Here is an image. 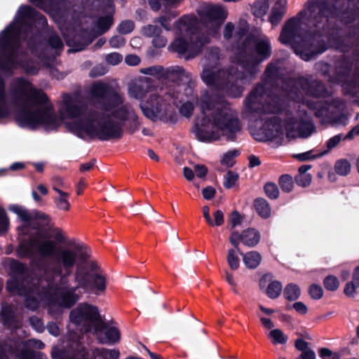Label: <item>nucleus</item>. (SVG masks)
Segmentation results:
<instances>
[{"mask_svg":"<svg viewBox=\"0 0 359 359\" xmlns=\"http://www.w3.org/2000/svg\"><path fill=\"white\" fill-rule=\"evenodd\" d=\"M10 96L12 102L21 108L16 119L22 127L35 128L43 126L53 130L62 121L69 131L79 137L101 140L120 138L123 125L130 134L140 127L138 116L130 105L123 103L118 94L111 97L102 111L88 115L85 114V107L77 96L65 95L59 109L60 118L52 108L43 109L41 106L46 102V95L25 80L20 79L12 84Z\"/></svg>","mask_w":359,"mask_h":359,"instance_id":"1","label":"nucleus"},{"mask_svg":"<svg viewBox=\"0 0 359 359\" xmlns=\"http://www.w3.org/2000/svg\"><path fill=\"white\" fill-rule=\"evenodd\" d=\"M83 249L81 245L76 247V250L56 248L53 241L30 238L20 242L16 248V255L20 259H33L37 254L39 268L63 280L72 273L74 267L79 266L78 261L86 262L90 258V253Z\"/></svg>","mask_w":359,"mask_h":359,"instance_id":"2","label":"nucleus"},{"mask_svg":"<svg viewBox=\"0 0 359 359\" xmlns=\"http://www.w3.org/2000/svg\"><path fill=\"white\" fill-rule=\"evenodd\" d=\"M201 115L197 118L195 134L202 142H214L225 138L236 140L241 131L236 113L212 94H204L200 101Z\"/></svg>","mask_w":359,"mask_h":359,"instance_id":"3","label":"nucleus"},{"mask_svg":"<svg viewBox=\"0 0 359 359\" xmlns=\"http://www.w3.org/2000/svg\"><path fill=\"white\" fill-rule=\"evenodd\" d=\"M314 1L309 0L299 16L287 21L279 36L283 44H292L295 53L305 60H311L314 48Z\"/></svg>","mask_w":359,"mask_h":359,"instance_id":"4","label":"nucleus"},{"mask_svg":"<svg viewBox=\"0 0 359 359\" xmlns=\"http://www.w3.org/2000/svg\"><path fill=\"white\" fill-rule=\"evenodd\" d=\"M98 266L96 262L77 266L74 272V281L79 284L81 289L86 292L96 295L104 293L107 287L106 278L97 273Z\"/></svg>","mask_w":359,"mask_h":359,"instance_id":"5","label":"nucleus"},{"mask_svg":"<svg viewBox=\"0 0 359 359\" xmlns=\"http://www.w3.org/2000/svg\"><path fill=\"white\" fill-rule=\"evenodd\" d=\"M69 319L77 325L88 323L94 327L96 332H101L106 328V323L102 320L97 307L87 303L80 304L76 309H72Z\"/></svg>","mask_w":359,"mask_h":359,"instance_id":"6","label":"nucleus"},{"mask_svg":"<svg viewBox=\"0 0 359 359\" xmlns=\"http://www.w3.org/2000/svg\"><path fill=\"white\" fill-rule=\"evenodd\" d=\"M144 115L152 121H168L173 116L172 107L155 94H151L149 98L140 104Z\"/></svg>","mask_w":359,"mask_h":359,"instance_id":"7","label":"nucleus"},{"mask_svg":"<svg viewBox=\"0 0 359 359\" xmlns=\"http://www.w3.org/2000/svg\"><path fill=\"white\" fill-rule=\"evenodd\" d=\"M331 98L323 97V100L316 102V116L321 117L323 122L330 123L334 126L346 125L348 121L347 116L341 113L335 112V106L329 104Z\"/></svg>","mask_w":359,"mask_h":359,"instance_id":"8","label":"nucleus"},{"mask_svg":"<svg viewBox=\"0 0 359 359\" xmlns=\"http://www.w3.org/2000/svg\"><path fill=\"white\" fill-rule=\"evenodd\" d=\"M268 0H257L252 8L253 13L256 17H263L269 8ZM275 2L272 8L271 13L269 17V21L273 25H277L282 19L285 13L287 1L286 0H272Z\"/></svg>","mask_w":359,"mask_h":359,"instance_id":"9","label":"nucleus"},{"mask_svg":"<svg viewBox=\"0 0 359 359\" xmlns=\"http://www.w3.org/2000/svg\"><path fill=\"white\" fill-rule=\"evenodd\" d=\"M286 132L289 138L307 137L313 132L311 122L307 117L290 122L286 125Z\"/></svg>","mask_w":359,"mask_h":359,"instance_id":"10","label":"nucleus"},{"mask_svg":"<svg viewBox=\"0 0 359 359\" xmlns=\"http://www.w3.org/2000/svg\"><path fill=\"white\" fill-rule=\"evenodd\" d=\"M79 289H81L79 283L74 287H64L60 293L59 304L66 309L73 307L81 297L79 294H76V291Z\"/></svg>","mask_w":359,"mask_h":359,"instance_id":"11","label":"nucleus"},{"mask_svg":"<svg viewBox=\"0 0 359 359\" xmlns=\"http://www.w3.org/2000/svg\"><path fill=\"white\" fill-rule=\"evenodd\" d=\"M225 12L220 6H212L208 12L205 19L206 27L210 28L213 33H216L221 22L225 18Z\"/></svg>","mask_w":359,"mask_h":359,"instance_id":"12","label":"nucleus"},{"mask_svg":"<svg viewBox=\"0 0 359 359\" xmlns=\"http://www.w3.org/2000/svg\"><path fill=\"white\" fill-rule=\"evenodd\" d=\"M282 133L281 126L276 118L267 120L261 128V135L257 137L259 140H272L278 137Z\"/></svg>","mask_w":359,"mask_h":359,"instance_id":"13","label":"nucleus"},{"mask_svg":"<svg viewBox=\"0 0 359 359\" xmlns=\"http://www.w3.org/2000/svg\"><path fill=\"white\" fill-rule=\"evenodd\" d=\"M6 289L8 292L19 296H25L29 292V287L25 284V278L13 276L6 280Z\"/></svg>","mask_w":359,"mask_h":359,"instance_id":"14","label":"nucleus"},{"mask_svg":"<svg viewBox=\"0 0 359 359\" xmlns=\"http://www.w3.org/2000/svg\"><path fill=\"white\" fill-rule=\"evenodd\" d=\"M32 220V228L36 230V236H29L27 238H22L20 240L19 243L23 240L28 239L30 238H36L39 240H41V238H45L46 236L41 233V231L43 227L48 226L49 224V217L48 215L41 212H36L34 213ZM20 244H18L19 245Z\"/></svg>","mask_w":359,"mask_h":359,"instance_id":"15","label":"nucleus"},{"mask_svg":"<svg viewBox=\"0 0 359 359\" xmlns=\"http://www.w3.org/2000/svg\"><path fill=\"white\" fill-rule=\"evenodd\" d=\"M150 81L148 78L144 77L134 81L130 83L128 93L130 97L135 99H142L149 91Z\"/></svg>","mask_w":359,"mask_h":359,"instance_id":"16","label":"nucleus"},{"mask_svg":"<svg viewBox=\"0 0 359 359\" xmlns=\"http://www.w3.org/2000/svg\"><path fill=\"white\" fill-rule=\"evenodd\" d=\"M227 76L224 71H219L218 68H205L202 73V79L208 86L219 85Z\"/></svg>","mask_w":359,"mask_h":359,"instance_id":"17","label":"nucleus"},{"mask_svg":"<svg viewBox=\"0 0 359 359\" xmlns=\"http://www.w3.org/2000/svg\"><path fill=\"white\" fill-rule=\"evenodd\" d=\"M100 343L113 345L118 343L121 339V333L117 327H107L101 332H97Z\"/></svg>","mask_w":359,"mask_h":359,"instance_id":"18","label":"nucleus"},{"mask_svg":"<svg viewBox=\"0 0 359 359\" xmlns=\"http://www.w3.org/2000/svg\"><path fill=\"white\" fill-rule=\"evenodd\" d=\"M312 165H303L298 169V174L295 176L297 184L302 187L310 185L313 180Z\"/></svg>","mask_w":359,"mask_h":359,"instance_id":"19","label":"nucleus"},{"mask_svg":"<svg viewBox=\"0 0 359 359\" xmlns=\"http://www.w3.org/2000/svg\"><path fill=\"white\" fill-rule=\"evenodd\" d=\"M260 233L254 228H248L242 231L241 243L249 247H255L260 241Z\"/></svg>","mask_w":359,"mask_h":359,"instance_id":"20","label":"nucleus"},{"mask_svg":"<svg viewBox=\"0 0 359 359\" xmlns=\"http://www.w3.org/2000/svg\"><path fill=\"white\" fill-rule=\"evenodd\" d=\"M255 50L261 60L267 58L271 55V47L269 39L261 36L255 42Z\"/></svg>","mask_w":359,"mask_h":359,"instance_id":"21","label":"nucleus"},{"mask_svg":"<svg viewBox=\"0 0 359 359\" xmlns=\"http://www.w3.org/2000/svg\"><path fill=\"white\" fill-rule=\"evenodd\" d=\"M243 256V260L245 266L249 269H256L262 262V255L257 251H250L246 253L239 252Z\"/></svg>","mask_w":359,"mask_h":359,"instance_id":"22","label":"nucleus"},{"mask_svg":"<svg viewBox=\"0 0 359 359\" xmlns=\"http://www.w3.org/2000/svg\"><path fill=\"white\" fill-rule=\"evenodd\" d=\"M8 267L10 276L20 277L28 271V268L25 264L13 258H8Z\"/></svg>","mask_w":359,"mask_h":359,"instance_id":"23","label":"nucleus"},{"mask_svg":"<svg viewBox=\"0 0 359 359\" xmlns=\"http://www.w3.org/2000/svg\"><path fill=\"white\" fill-rule=\"evenodd\" d=\"M0 316L3 325L6 327H11L15 322V311L13 306L8 303L1 304Z\"/></svg>","mask_w":359,"mask_h":359,"instance_id":"24","label":"nucleus"},{"mask_svg":"<svg viewBox=\"0 0 359 359\" xmlns=\"http://www.w3.org/2000/svg\"><path fill=\"white\" fill-rule=\"evenodd\" d=\"M18 34V29L15 27V25L11 24L0 34V48L7 47Z\"/></svg>","mask_w":359,"mask_h":359,"instance_id":"25","label":"nucleus"},{"mask_svg":"<svg viewBox=\"0 0 359 359\" xmlns=\"http://www.w3.org/2000/svg\"><path fill=\"white\" fill-rule=\"evenodd\" d=\"M170 49L180 54L191 53L192 44H189L184 39L177 36L175 41L170 45Z\"/></svg>","mask_w":359,"mask_h":359,"instance_id":"26","label":"nucleus"},{"mask_svg":"<svg viewBox=\"0 0 359 359\" xmlns=\"http://www.w3.org/2000/svg\"><path fill=\"white\" fill-rule=\"evenodd\" d=\"M110 88L107 84L95 83L90 88V95L95 98L102 99L109 94Z\"/></svg>","mask_w":359,"mask_h":359,"instance_id":"27","label":"nucleus"},{"mask_svg":"<svg viewBox=\"0 0 359 359\" xmlns=\"http://www.w3.org/2000/svg\"><path fill=\"white\" fill-rule=\"evenodd\" d=\"M95 359H119L120 351L118 349L106 348H97L95 351Z\"/></svg>","mask_w":359,"mask_h":359,"instance_id":"28","label":"nucleus"},{"mask_svg":"<svg viewBox=\"0 0 359 359\" xmlns=\"http://www.w3.org/2000/svg\"><path fill=\"white\" fill-rule=\"evenodd\" d=\"M284 297L288 301H295L301 295V290L295 283L287 284L283 290Z\"/></svg>","mask_w":359,"mask_h":359,"instance_id":"29","label":"nucleus"},{"mask_svg":"<svg viewBox=\"0 0 359 359\" xmlns=\"http://www.w3.org/2000/svg\"><path fill=\"white\" fill-rule=\"evenodd\" d=\"M283 290V285L279 280H273L267 286L266 289V296L271 299H277L281 294Z\"/></svg>","mask_w":359,"mask_h":359,"instance_id":"30","label":"nucleus"},{"mask_svg":"<svg viewBox=\"0 0 359 359\" xmlns=\"http://www.w3.org/2000/svg\"><path fill=\"white\" fill-rule=\"evenodd\" d=\"M343 139L342 135H337L330 138L326 142V148L323 151H319L316 154V158H320L327 155L330 150L336 147Z\"/></svg>","mask_w":359,"mask_h":359,"instance_id":"31","label":"nucleus"},{"mask_svg":"<svg viewBox=\"0 0 359 359\" xmlns=\"http://www.w3.org/2000/svg\"><path fill=\"white\" fill-rule=\"evenodd\" d=\"M188 93L191 95V99L184 102L180 109V113L187 117H189L192 114L194 109V103L196 101V98L193 95V92L190 88L188 89Z\"/></svg>","mask_w":359,"mask_h":359,"instance_id":"32","label":"nucleus"},{"mask_svg":"<svg viewBox=\"0 0 359 359\" xmlns=\"http://www.w3.org/2000/svg\"><path fill=\"white\" fill-rule=\"evenodd\" d=\"M335 172L341 176L348 175L351 170V163L345 158L337 160L334 164Z\"/></svg>","mask_w":359,"mask_h":359,"instance_id":"33","label":"nucleus"},{"mask_svg":"<svg viewBox=\"0 0 359 359\" xmlns=\"http://www.w3.org/2000/svg\"><path fill=\"white\" fill-rule=\"evenodd\" d=\"M147 33L150 35H156L153 39V43L156 47H163L166 44V39L158 35V29L154 25H149L147 28Z\"/></svg>","mask_w":359,"mask_h":359,"instance_id":"34","label":"nucleus"},{"mask_svg":"<svg viewBox=\"0 0 359 359\" xmlns=\"http://www.w3.org/2000/svg\"><path fill=\"white\" fill-rule=\"evenodd\" d=\"M279 186L281 189L285 192H290L294 187L292 177L290 175H283L280 177L278 180Z\"/></svg>","mask_w":359,"mask_h":359,"instance_id":"35","label":"nucleus"},{"mask_svg":"<svg viewBox=\"0 0 359 359\" xmlns=\"http://www.w3.org/2000/svg\"><path fill=\"white\" fill-rule=\"evenodd\" d=\"M226 261L231 270L236 271L240 266V259L234 249H229L228 250Z\"/></svg>","mask_w":359,"mask_h":359,"instance_id":"36","label":"nucleus"},{"mask_svg":"<svg viewBox=\"0 0 359 359\" xmlns=\"http://www.w3.org/2000/svg\"><path fill=\"white\" fill-rule=\"evenodd\" d=\"M11 209L18 215L22 222H32L33 216L27 209L18 205H13Z\"/></svg>","mask_w":359,"mask_h":359,"instance_id":"37","label":"nucleus"},{"mask_svg":"<svg viewBox=\"0 0 359 359\" xmlns=\"http://www.w3.org/2000/svg\"><path fill=\"white\" fill-rule=\"evenodd\" d=\"M270 337L272 338L273 344H284L287 341V337L285 335L282 330L279 329L272 330L269 332Z\"/></svg>","mask_w":359,"mask_h":359,"instance_id":"38","label":"nucleus"},{"mask_svg":"<svg viewBox=\"0 0 359 359\" xmlns=\"http://www.w3.org/2000/svg\"><path fill=\"white\" fill-rule=\"evenodd\" d=\"M255 209L259 216L267 219L271 216V209L269 203H254Z\"/></svg>","mask_w":359,"mask_h":359,"instance_id":"39","label":"nucleus"},{"mask_svg":"<svg viewBox=\"0 0 359 359\" xmlns=\"http://www.w3.org/2000/svg\"><path fill=\"white\" fill-rule=\"evenodd\" d=\"M239 152L237 150H231L224 154L221 163L226 167H231L235 162V158L238 155Z\"/></svg>","mask_w":359,"mask_h":359,"instance_id":"40","label":"nucleus"},{"mask_svg":"<svg viewBox=\"0 0 359 359\" xmlns=\"http://www.w3.org/2000/svg\"><path fill=\"white\" fill-rule=\"evenodd\" d=\"M357 13L353 10H346L344 11H340L337 14V18L345 23L352 22L355 20Z\"/></svg>","mask_w":359,"mask_h":359,"instance_id":"41","label":"nucleus"},{"mask_svg":"<svg viewBox=\"0 0 359 359\" xmlns=\"http://www.w3.org/2000/svg\"><path fill=\"white\" fill-rule=\"evenodd\" d=\"M24 301L25 307L30 311H36L39 307V302L36 297L26 294Z\"/></svg>","mask_w":359,"mask_h":359,"instance_id":"42","label":"nucleus"},{"mask_svg":"<svg viewBox=\"0 0 359 359\" xmlns=\"http://www.w3.org/2000/svg\"><path fill=\"white\" fill-rule=\"evenodd\" d=\"M238 179L237 173L229 171L224 176L223 184L226 188L230 189L236 184Z\"/></svg>","mask_w":359,"mask_h":359,"instance_id":"43","label":"nucleus"},{"mask_svg":"<svg viewBox=\"0 0 359 359\" xmlns=\"http://www.w3.org/2000/svg\"><path fill=\"white\" fill-rule=\"evenodd\" d=\"M264 191L271 200H275L279 195L278 187L273 183H266L264 186Z\"/></svg>","mask_w":359,"mask_h":359,"instance_id":"44","label":"nucleus"},{"mask_svg":"<svg viewBox=\"0 0 359 359\" xmlns=\"http://www.w3.org/2000/svg\"><path fill=\"white\" fill-rule=\"evenodd\" d=\"M324 285L327 290L334 291L338 289L339 282L337 277L334 276H328L324 280Z\"/></svg>","mask_w":359,"mask_h":359,"instance_id":"45","label":"nucleus"},{"mask_svg":"<svg viewBox=\"0 0 359 359\" xmlns=\"http://www.w3.org/2000/svg\"><path fill=\"white\" fill-rule=\"evenodd\" d=\"M9 221L5 210L0 207V235L6 232Z\"/></svg>","mask_w":359,"mask_h":359,"instance_id":"46","label":"nucleus"},{"mask_svg":"<svg viewBox=\"0 0 359 359\" xmlns=\"http://www.w3.org/2000/svg\"><path fill=\"white\" fill-rule=\"evenodd\" d=\"M30 325L37 332H42L44 329L43 323L41 318L32 316L29 318Z\"/></svg>","mask_w":359,"mask_h":359,"instance_id":"47","label":"nucleus"},{"mask_svg":"<svg viewBox=\"0 0 359 359\" xmlns=\"http://www.w3.org/2000/svg\"><path fill=\"white\" fill-rule=\"evenodd\" d=\"M242 232L239 233L237 231L231 232L229 237V241L231 244L235 248V249L239 252L241 251L239 248V243L241 242Z\"/></svg>","mask_w":359,"mask_h":359,"instance_id":"48","label":"nucleus"},{"mask_svg":"<svg viewBox=\"0 0 359 359\" xmlns=\"http://www.w3.org/2000/svg\"><path fill=\"white\" fill-rule=\"evenodd\" d=\"M243 221V217L241 214L237 211L234 210L230 215L229 222L231 224V228H235L236 226L240 225Z\"/></svg>","mask_w":359,"mask_h":359,"instance_id":"49","label":"nucleus"},{"mask_svg":"<svg viewBox=\"0 0 359 359\" xmlns=\"http://www.w3.org/2000/svg\"><path fill=\"white\" fill-rule=\"evenodd\" d=\"M123 60V57L118 53H111L106 56L107 62L112 65H116L120 63Z\"/></svg>","mask_w":359,"mask_h":359,"instance_id":"50","label":"nucleus"},{"mask_svg":"<svg viewBox=\"0 0 359 359\" xmlns=\"http://www.w3.org/2000/svg\"><path fill=\"white\" fill-rule=\"evenodd\" d=\"M34 15V11L29 6H23L19 8L18 15L20 17L21 20L30 18Z\"/></svg>","mask_w":359,"mask_h":359,"instance_id":"51","label":"nucleus"},{"mask_svg":"<svg viewBox=\"0 0 359 359\" xmlns=\"http://www.w3.org/2000/svg\"><path fill=\"white\" fill-rule=\"evenodd\" d=\"M8 351L10 353H15L13 347L7 343L0 344V359H8L6 351Z\"/></svg>","mask_w":359,"mask_h":359,"instance_id":"52","label":"nucleus"},{"mask_svg":"<svg viewBox=\"0 0 359 359\" xmlns=\"http://www.w3.org/2000/svg\"><path fill=\"white\" fill-rule=\"evenodd\" d=\"M134 29L133 22L131 21H124L118 27V31L122 34H128Z\"/></svg>","mask_w":359,"mask_h":359,"instance_id":"53","label":"nucleus"},{"mask_svg":"<svg viewBox=\"0 0 359 359\" xmlns=\"http://www.w3.org/2000/svg\"><path fill=\"white\" fill-rule=\"evenodd\" d=\"M294 346L297 350L301 352H306L307 351L311 350L309 348V343L302 338L295 340Z\"/></svg>","mask_w":359,"mask_h":359,"instance_id":"54","label":"nucleus"},{"mask_svg":"<svg viewBox=\"0 0 359 359\" xmlns=\"http://www.w3.org/2000/svg\"><path fill=\"white\" fill-rule=\"evenodd\" d=\"M358 287H359V285H356L355 283L351 280L346 283L344 292L346 295L348 297H353Z\"/></svg>","mask_w":359,"mask_h":359,"instance_id":"55","label":"nucleus"},{"mask_svg":"<svg viewBox=\"0 0 359 359\" xmlns=\"http://www.w3.org/2000/svg\"><path fill=\"white\" fill-rule=\"evenodd\" d=\"M194 170L196 176L198 178L205 177L208 173V168L204 165H194Z\"/></svg>","mask_w":359,"mask_h":359,"instance_id":"56","label":"nucleus"},{"mask_svg":"<svg viewBox=\"0 0 359 359\" xmlns=\"http://www.w3.org/2000/svg\"><path fill=\"white\" fill-rule=\"evenodd\" d=\"M18 357L19 359H34L36 356L34 351L28 348H24L21 350Z\"/></svg>","mask_w":359,"mask_h":359,"instance_id":"57","label":"nucleus"},{"mask_svg":"<svg viewBox=\"0 0 359 359\" xmlns=\"http://www.w3.org/2000/svg\"><path fill=\"white\" fill-rule=\"evenodd\" d=\"M125 43V39L121 36H114L109 41L111 46L115 48L123 46Z\"/></svg>","mask_w":359,"mask_h":359,"instance_id":"58","label":"nucleus"},{"mask_svg":"<svg viewBox=\"0 0 359 359\" xmlns=\"http://www.w3.org/2000/svg\"><path fill=\"white\" fill-rule=\"evenodd\" d=\"M214 217L215 220L214 222V226H222L224 224V214L223 212L220 210H217L214 213Z\"/></svg>","mask_w":359,"mask_h":359,"instance_id":"59","label":"nucleus"},{"mask_svg":"<svg viewBox=\"0 0 359 359\" xmlns=\"http://www.w3.org/2000/svg\"><path fill=\"white\" fill-rule=\"evenodd\" d=\"M313 156V154L312 150L294 155V158H296L300 161H307L310 158H312Z\"/></svg>","mask_w":359,"mask_h":359,"instance_id":"60","label":"nucleus"},{"mask_svg":"<svg viewBox=\"0 0 359 359\" xmlns=\"http://www.w3.org/2000/svg\"><path fill=\"white\" fill-rule=\"evenodd\" d=\"M50 44L56 49H61L63 46L62 42L59 36H53L49 40Z\"/></svg>","mask_w":359,"mask_h":359,"instance_id":"61","label":"nucleus"},{"mask_svg":"<svg viewBox=\"0 0 359 359\" xmlns=\"http://www.w3.org/2000/svg\"><path fill=\"white\" fill-rule=\"evenodd\" d=\"M292 307L294 309L300 314H306L307 313L306 306L302 302H295Z\"/></svg>","mask_w":359,"mask_h":359,"instance_id":"62","label":"nucleus"},{"mask_svg":"<svg viewBox=\"0 0 359 359\" xmlns=\"http://www.w3.org/2000/svg\"><path fill=\"white\" fill-rule=\"evenodd\" d=\"M125 61L128 65L135 66L140 63V59L135 55H129L126 57Z\"/></svg>","mask_w":359,"mask_h":359,"instance_id":"63","label":"nucleus"},{"mask_svg":"<svg viewBox=\"0 0 359 359\" xmlns=\"http://www.w3.org/2000/svg\"><path fill=\"white\" fill-rule=\"evenodd\" d=\"M202 194L205 200H211L215 194V190L211 187H208L203 190Z\"/></svg>","mask_w":359,"mask_h":359,"instance_id":"64","label":"nucleus"}]
</instances>
